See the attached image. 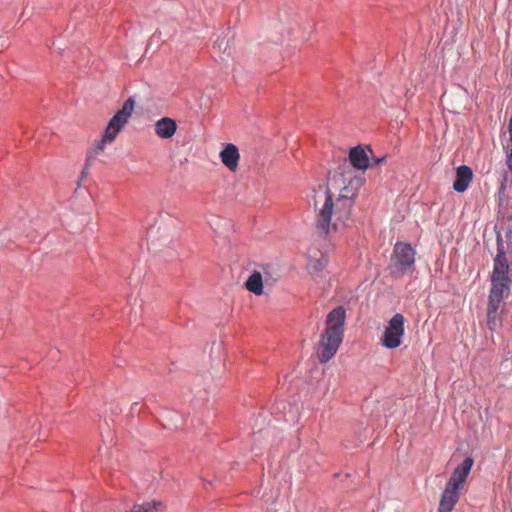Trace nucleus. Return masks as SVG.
<instances>
[{"label": "nucleus", "instance_id": "7", "mask_svg": "<svg viewBox=\"0 0 512 512\" xmlns=\"http://www.w3.org/2000/svg\"><path fill=\"white\" fill-rule=\"evenodd\" d=\"M405 333V318L401 313H396L388 322L380 339V344L387 349L398 348L402 344Z\"/></svg>", "mask_w": 512, "mask_h": 512}, {"label": "nucleus", "instance_id": "15", "mask_svg": "<svg viewBox=\"0 0 512 512\" xmlns=\"http://www.w3.org/2000/svg\"><path fill=\"white\" fill-rule=\"evenodd\" d=\"M99 152L100 151H97L95 148L88 152L87 157H86V161H85V165H84L83 170L81 172L82 177H85L88 174L90 163L96 157V155Z\"/></svg>", "mask_w": 512, "mask_h": 512}, {"label": "nucleus", "instance_id": "8", "mask_svg": "<svg viewBox=\"0 0 512 512\" xmlns=\"http://www.w3.org/2000/svg\"><path fill=\"white\" fill-rule=\"evenodd\" d=\"M220 159L222 163L232 172L238 168L240 158L239 149L235 144L229 143L220 152Z\"/></svg>", "mask_w": 512, "mask_h": 512}, {"label": "nucleus", "instance_id": "10", "mask_svg": "<svg viewBox=\"0 0 512 512\" xmlns=\"http://www.w3.org/2000/svg\"><path fill=\"white\" fill-rule=\"evenodd\" d=\"M177 130L176 121L169 117H163L155 123V133L162 139H169L174 136Z\"/></svg>", "mask_w": 512, "mask_h": 512}, {"label": "nucleus", "instance_id": "1", "mask_svg": "<svg viewBox=\"0 0 512 512\" xmlns=\"http://www.w3.org/2000/svg\"><path fill=\"white\" fill-rule=\"evenodd\" d=\"M363 176H354L341 189L336 201L333 200L332 193L328 187L323 190L324 203L317 208L315 200L316 229L320 235L327 236L333 231H338L339 226H347L350 220L354 199L358 195L360 188L364 185Z\"/></svg>", "mask_w": 512, "mask_h": 512}, {"label": "nucleus", "instance_id": "13", "mask_svg": "<svg viewBox=\"0 0 512 512\" xmlns=\"http://www.w3.org/2000/svg\"><path fill=\"white\" fill-rule=\"evenodd\" d=\"M161 506L162 503L160 501L145 502L142 504H135L128 512H157Z\"/></svg>", "mask_w": 512, "mask_h": 512}, {"label": "nucleus", "instance_id": "5", "mask_svg": "<svg viewBox=\"0 0 512 512\" xmlns=\"http://www.w3.org/2000/svg\"><path fill=\"white\" fill-rule=\"evenodd\" d=\"M135 107L133 98H128L123 107L109 120L108 125L100 141L97 142L95 149L102 152L107 143H112L132 115Z\"/></svg>", "mask_w": 512, "mask_h": 512}, {"label": "nucleus", "instance_id": "12", "mask_svg": "<svg viewBox=\"0 0 512 512\" xmlns=\"http://www.w3.org/2000/svg\"><path fill=\"white\" fill-rule=\"evenodd\" d=\"M245 288L249 292L257 296L262 295L264 293V282L262 278V272L254 270L246 280Z\"/></svg>", "mask_w": 512, "mask_h": 512}, {"label": "nucleus", "instance_id": "6", "mask_svg": "<svg viewBox=\"0 0 512 512\" xmlns=\"http://www.w3.org/2000/svg\"><path fill=\"white\" fill-rule=\"evenodd\" d=\"M416 250L410 243L397 242L391 256L392 266L401 274H412L415 270Z\"/></svg>", "mask_w": 512, "mask_h": 512}, {"label": "nucleus", "instance_id": "14", "mask_svg": "<svg viewBox=\"0 0 512 512\" xmlns=\"http://www.w3.org/2000/svg\"><path fill=\"white\" fill-rule=\"evenodd\" d=\"M261 269L264 284L271 286L277 282L279 275L274 271L271 265H264Z\"/></svg>", "mask_w": 512, "mask_h": 512}, {"label": "nucleus", "instance_id": "17", "mask_svg": "<svg viewBox=\"0 0 512 512\" xmlns=\"http://www.w3.org/2000/svg\"><path fill=\"white\" fill-rule=\"evenodd\" d=\"M385 160V157L375 159L376 164H380Z\"/></svg>", "mask_w": 512, "mask_h": 512}, {"label": "nucleus", "instance_id": "16", "mask_svg": "<svg viewBox=\"0 0 512 512\" xmlns=\"http://www.w3.org/2000/svg\"><path fill=\"white\" fill-rule=\"evenodd\" d=\"M311 269H312L313 272L319 273V272L323 271L324 263L321 260H319V259L314 260L311 263Z\"/></svg>", "mask_w": 512, "mask_h": 512}, {"label": "nucleus", "instance_id": "9", "mask_svg": "<svg viewBox=\"0 0 512 512\" xmlns=\"http://www.w3.org/2000/svg\"><path fill=\"white\" fill-rule=\"evenodd\" d=\"M473 179V171L469 166L461 165L457 168L456 179L453 183V189L458 193H463L469 187Z\"/></svg>", "mask_w": 512, "mask_h": 512}, {"label": "nucleus", "instance_id": "2", "mask_svg": "<svg viewBox=\"0 0 512 512\" xmlns=\"http://www.w3.org/2000/svg\"><path fill=\"white\" fill-rule=\"evenodd\" d=\"M490 281L491 288L487 304V327L491 331H496L502 325V302L509 297L512 283L510 265L500 234L497 235V255L494 258Z\"/></svg>", "mask_w": 512, "mask_h": 512}, {"label": "nucleus", "instance_id": "11", "mask_svg": "<svg viewBox=\"0 0 512 512\" xmlns=\"http://www.w3.org/2000/svg\"><path fill=\"white\" fill-rule=\"evenodd\" d=\"M348 158L351 165L358 170L365 171L369 167L368 155L361 146L351 148Z\"/></svg>", "mask_w": 512, "mask_h": 512}, {"label": "nucleus", "instance_id": "3", "mask_svg": "<svg viewBox=\"0 0 512 512\" xmlns=\"http://www.w3.org/2000/svg\"><path fill=\"white\" fill-rule=\"evenodd\" d=\"M346 310L343 306L332 309L326 317V329L320 336L317 356L321 363L330 361L344 338Z\"/></svg>", "mask_w": 512, "mask_h": 512}, {"label": "nucleus", "instance_id": "4", "mask_svg": "<svg viewBox=\"0 0 512 512\" xmlns=\"http://www.w3.org/2000/svg\"><path fill=\"white\" fill-rule=\"evenodd\" d=\"M473 459L466 457L452 472L445 489L442 492L438 512H452L459 501L460 492L473 466Z\"/></svg>", "mask_w": 512, "mask_h": 512}]
</instances>
